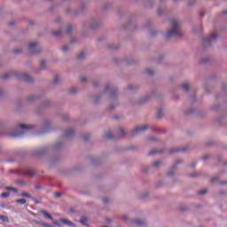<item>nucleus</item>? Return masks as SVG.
Segmentation results:
<instances>
[{"instance_id":"nucleus-34","label":"nucleus","mask_w":227,"mask_h":227,"mask_svg":"<svg viewBox=\"0 0 227 227\" xmlns=\"http://www.w3.org/2000/svg\"><path fill=\"white\" fill-rule=\"evenodd\" d=\"M20 52H22V50H20V49L13 50L14 54H20Z\"/></svg>"},{"instance_id":"nucleus-15","label":"nucleus","mask_w":227,"mask_h":227,"mask_svg":"<svg viewBox=\"0 0 227 227\" xmlns=\"http://www.w3.org/2000/svg\"><path fill=\"white\" fill-rule=\"evenodd\" d=\"M0 221H2V223H10V218L8 215H0Z\"/></svg>"},{"instance_id":"nucleus-62","label":"nucleus","mask_w":227,"mask_h":227,"mask_svg":"<svg viewBox=\"0 0 227 227\" xmlns=\"http://www.w3.org/2000/svg\"><path fill=\"white\" fill-rule=\"evenodd\" d=\"M142 104H145V101H142Z\"/></svg>"},{"instance_id":"nucleus-1","label":"nucleus","mask_w":227,"mask_h":227,"mask_svg":"<svg viewBox=\"0 0 227 227\" xmlns=\"http://www.w3.org/2000/svg\"><path fill=\"white\" fill-rule=\"evenodd\" d=\"M36 129L35 125L31 124H20L16 128V131L9 134L11 137H22L27 132H31V130H35Z\"/></svg>"},{"instance_id":"nucleus-10","label":"nucleus","mask_w":227,"mask_h":227,"mask_svg":"<svg viewBox=\"0 0 227 227\" xmlns=\"http://www.w3.org/2000/svg\"><path fill=\"white\" fill-rule=\"evenodd\" d=\"M60 223H63V224H66V226H75V224H74V223H72L71 221L65 219V218H60L59 219Z\"/></svg>"},{"instance_id":"nucleus-33","label":"nucleus","mask_w":227,"mask_h":227,"mask_svg":"<svg viewBox=\"0 0 227 227\" xmlns=\"http://www.w3.org/2000/svg\"><path fill=\"white\" fill-rule=\"evenodd\" d=\"M10 75H11L10 73H6V74H3V79H9Z\"/></svg>"},{"instance_id":"nucleus-40","label":"nucleus","mask_w":227,"mask_h":227,"mask_svg":"<svg viewBox=\"0 0 227 227\" xmlns=\"http://www.w3.org/2000/svg\"><path fill=\"white\" fill-rule=\"evenodd\" d=\"M199 194L203 195V194H207V190H201L199 192Z\"/></svg>"},{"instance_id":"nucleus-12","label":"nucleus","mask_w":227,"mask_h":227,"mask_svg":"<svg viewBox=\"0 0 227 227\" xmlns=\"http://www.w3.org/2000/svg\"><path fill=\"white\" fill-rule=\"evenodd\" d=\"M135 224H137V226H145L146 224V221L143 219H136L134 220Z\"/></svg>"},{"instance_id":"nucleus-38","label":"nucleus","mask_w":227,"mask_h":227,"mask_svg":"<svg viewBox=\"0 0 227 227\" xmlns=\"http://www.w3.org/2000/svg\"><path fill=\"white\" fill-rule=\"evenodd\" d=\"M87 77L86 76H82L81 78H80V81L82 82H85V81H87Z\"/></svg>"},{"instance_id":"nucleus-11","label":"nucleus","mask_w":227,"mask_h":227,"mask_svg":"<svg viewBox=\"0 0 227 227\" xmlns=\"http://www.w3.org/2000/svg\"><path fill=\"white\" fill-rule=\"evenodd\" d=\"M22 78L27 82H33V77H31V75H29V74H27V73H24L22 75Z\"/></svg>"},{"instance_id":"nucleus-25","label":"nucleus","mask_w":227,"mask_h":227,"mask_svg":"<svg viewBox=\"0 0 227 227\" xmlns=\"http://www.w3.org/2000/svg\"><path fill=\"white\" fill-rule=\"evenodd\" d=\"M26 199H20V200H17L16 203H20V205H26Z\"/></svg>"},{"instance_id":"nucleus-4","label":"nucleus","mask_w":227,"mask_h":227,"mask_svg":"<svg viewBox=\"0 0 227 227\" xmlns=\"http://www.w3.org/2000/svg\"><path fill=\"white\" fill-rule=\"evenodd\" d=\"M103 93H106L108 97L113 98L116 97V95H118V90L116 89V87H114V85L108 84L106 86Z\"/></svg>"},{"instance_id":"nucleus-5","label":"nucleus","mask_w":227,"mask_h":227,"mask_svg":"<svg viewBox=\"0 0 227 227\" xmlns=\"http://www.w3.org/2000/svg\"><path fill=\"white\" fill-rule=\"evenodd\" d=\"M145 130H148V125L137 127L130 132L131 137H136V136H139V134H141V132H145Z\"/></svg>"},{"instance_id":"nucleus-37","label":"nucleus","mask_w":227,"mask_h":227,"mask_svg":"<svg viewBox=\"0 0 227 227\" xmlns=\"http://www.w3.org/2000/svg\"><path fill=\"white\" fill-rule=\"evenodd\" d=\"M182 160H177L176 164L173 166V169H176V166H178V164H180Z\"/></svg>"},{"instance_id":"nucleus-53","label":"nucleus","mask_w":227,"mask_h":227,"mask_svg":"<svg viewBox=\"0 0 227 227\" xmlns=\"http://www.w3.org/2000/svg\"><path fill=\"white\" fill-rule=\"evenodd\" d=\"M158 15H162V10L161 9H159Z\"/></svg>"},{"instance_id":"nucleus-3","label":"nucleus","mask_w":227,"mask_h":227,"mask_svg":"<svg viewBox=\"0 0 227 227\" xmlns=\"http://www.w3.org/2000/svg\"><path fill=\"white\" fill-rule=\"evenodd\" d=\"M60 148H63V143L57 142L54 145L44 146L41 149H37L35 151V155H45L47 152H51L52 150H60Z\"/></svg>"},{"instance_id":"nucleus-9","label":"nucleus","mask_w":227,"mask_h":227,"mask_svg":"<svg viewBox=\"0 0 227 227\" xmlns=\"http://www.w3.org/2000/svg\"><path fill=\"white\" fill-rule=\"evenodd\" d=\"M74 134H75L74 128H69L65 131L66 137H72V136H74Z\"/></svg>"},{"instance_id":"nucleus-16","label":"nucleus","mask_w":227,"mask_h":227,"mask_svg":"<svg viewBox=\"0 0 227 227\" xmlns=\"http://www.w3.org/2000/svg\"><path fill=\"white\" fill-rule=\"evenodd\" d=\"M81 224H82L83 226H88V218L86 217H82V219L80 220Z\"/></svg>"},{"instance_id":"nucleus-54","label":"nucleus","mask_w":227,"mask_h":227,"mask_svg":"<svg viewBox=\"0 0 227 227\" xmlns=\"http://www.w3.org/2000/svg\"><path fill=\"white\" fill-rule=\"evenodd\" d=\"M4 94V92L2 90H0V97H3Z\"/></svg>"},{"instance_id":"nucleus-39","label":"nucleus","mask_w":227,"mask_h":227,"mask_svg":"<svg viewBox=\"0 0 227 227\" xmlns=\"http://www.w3.org/2000/svg\"><path fill=\"white\" fill-rule=\"evenodd\" d=\"M68 46L67 45H65L63 48H62V51H64V52H67V51H68Z\"/></svg>"},{"instance_id":"nucleus-59","label":"nucleus","mask_w":227,"mask_h":227,"mask_svg":"<svg viewBox=\"0 0 227 227\" xmlns=\"http://www.w3.org/2000/svg\"><path fill=\"white\" fill-rule=\"evenodd\" d=\"M224 15H226L227 12H223Z\"/></svg>"},{"instance_id":"nucleus-64","label":"nucleus","mask_w":227,"mask_h":227,"mask_svg":"<svg viewBox=\"0 0 227 227\" xmlns=\"http://www.w3.org/2000/svg\"><path fill=\"white\" fill-rule=\"evenodd\" d=\"M162 59H160V61Z\"/></svg>"},{"instance_id":"nucleus-22","label":"nucleus","mask_w":227,"mask_h":227,"mask_svg":"<svg viewBox=\"0 0 227 227\" xmlns=\"http://www.w3.org/2000/svg\"><path fill=\"white\" fill-rule=\"evenodd\" d=\"M0 207L1 208H7L8 210L12 208L11 207H8V205H6L4 202H0Z\"/></svg>"},{"instance_id":"nucleus-42","label":"nucleus","mask_w":227,"mask_h":227,"mask_svg":"<svg viewBox=\"0 0 227 227\" xmlns=\"http://www.w3.org/2000/svg\"><path fill=\"white\" fill-rule=\"evenodd\" d=\"M42 226H43V227H52V225H51L49 223H42Z\"/></svg>"},{"instance_id":"nucleus-31","label":"nucleus","mask_w":227,"mask_h":227,"mask_svg":"<svg viewBox=\"0 0 227 227\" xmlns=\"http://www.w3.org/2000/svg\"><path fill=\"white\" fill-rule=\"evenodd\" d=\"M21 196H22L23 198H31V194H29V193H27V192H23V193H21Z\"/></svg>"},{"instance_id":"nucleus-44","label":"nucleus","mask_w":227,"mask_h":227,"mask_svg":"<svg viewBox=\"0 0 227 227\" xmlns=\"http://www.w3.org/2000/svg\"><path fill=\"white\" fill-rule=\"evenodd\" d=\"M155 153H157V151L153 150L149 153V155H155Z\"/></svg>"},{"instance_id":"nucleus-27","label":"nucleus","mask_w":227,"mask_h":227,"mask_svg":"<svg viewBox=\"0 0 227 227\" xmlns=\"http://www.w3.org/2000/svg\"><path fill=\"white\" fill-rule=\"evenodd\" d=\"M63 32V30L59 29L58 31H55L52 33L53 36H59V35H61V33Z\"/></svg>"},{"instance_id":"nucleus-21","label":"nucleus","mask_w":227,"mask_h":227,"mask_svg":"<svg viewBox=\"0 0 227 227\" xmlns=\"http://www.w3.org/2000/svg\"><path fill=\"white\" fill-rule=\"evenodd\" d=\"M159 166H160V161L159 160L153 162L151 165L152 168H159Z\"/></svg>"},{"instance_id":"nucleus-60","label":"nucleus","mask_w":227,"mask_h":227,"mask_svg":"<svg viewBox=\"0 0 227 227\" xmlns=\"http://www.w3.org/2000/svg\"><path fill=\"white\" fill-rule=\"evenodd\" d=\"M36 189H40V186H36Z\"/></svg>"},{"instance_id":"nucleus-19","label":"nucleus","mask_w":227,"mask_h":227,"mask_svg":"<svg viewBox=\"0 0 227 227\" xmlns=\"http://www.w3.org/2000/svg\"><path fill=\"white\" fill-rule=\"evenodd\" d=\"M105 137H106V139H114V136L113 133H111V132L106 133V134L105 135Z\"/></svg>"},{"instance_id":"nucleus-8","label":"nucleus","mask_w":227,"mask_h":227,"mask_svg":"<svg viewBox=\"0 0 227 227\" xmlns=\"http://www.w3.org/2000/svg\"><path fill=\"white\" fill-rule=\"evenodd\" d=\"M36 47H38V43H36V42L30 43L28 44V51L35 54V53H36Z\"/></svg>"},{"instance_id":"nucleus-24","label":"nucleus","mask_w":227,"mask_h":227,"mask_svg":"<svg viewBox=\"0 0 227 227\" xmlns=\"http://www.w3.org/2000/svg\"><path fill=\"white\" fill-rule=\"evenodd\" d=\"M170 153H175L176 152H185V149H170Z\"/></svg>"},{"instance_id":"nucleus-56","label":"nucleus","mask_w":227,"mask_h":227,"mask_svg":"<svg viewBox=\"0 0 227 227\" xmlns=\"http://www.w3.org/2000/svg\"><path fill=\"white\" fill-rule=\"evenodd\" d=\"M9 26H13V23L12 22L9 23Z\"/></svg>"},{"instance_id":"nucleus-52","label":"nucleus","mask_w":227,"mask_h":227,"mask_svg":"<svg viewBox=\"0 0 227 227\" xmlns=\"http://www.w3.org/2000/svg\"><path fill=\"white\" fill-rule=\"evenodd\" d=\"M35 224H39L40 226H42V224H43V222L35 221Z\"/></svg>"},{"instance_id":"nucleus-28","label":"nucleus","mask_w":227,"mask_h":227,"mask_svg":"<svg viewBox=\"0 0 227 227\" xmlns=\"http://www.w3.org/2000/svg\"><path fill=\"white\" fill-rule=\"evenodd\" d=\"M59 81H61V78H59V76H55L53 79V84H58Z\"/></svg>"},{"instance_id":"nucleus-2","label":"nucleus","mask_w":227,"mask_h":227,"mask_svg":"<svg viewBox=\"0 0 227 227\" xmlns=\"http://www.w3.org/2000/svg\"><path fill=\"white\" fill-rule=\"evenodd\" d=\"M170 24L172 28L165 34V38L169 40V38L173 36H182L184 35V31L180 29V24L176 20H171Z\"/></svg>"},{"instance_id":"nucleus-17","label":"nucleus","mask_w":227,"mask_h":227,"mask_svg":"<svg viewBox=\"0 0 227 227\" xmlns=\"http://www.w3.org/2000/svg\"><path fill=\"white\" fill-rule=\"evenodd\" d=\"M182 88H183L184 91H187L189 90V88H191V85L188 82H184L182 84Z\"/></svg>"},{"instance_id":"nucleus-55","label":"nucleus","mask_w":227,"mask_h":227,"mask_svg":"<svg viewBox=\"0 0 227 227\" xmlns=\"http://www.w3.org/2000/svg\"><path fill=\"white\" fill-rule=\"evenodd\" d=\"M149 139H150L151 141H155V138L153 137H149Z\"/></svg>"},{"instance_id":"nucleus-47","label":"nucleus","mask_w":227,"mask_h":227,"mask_svg":"<svg viewBox=\"0 0 227 227\" xmlns=\"http://www.w3.org/2000/svg\"><path fill=\"white\" fill-rule=\"evenodd\" d=\"M89 138H90V135H85V136L83 137V139H84L85 141H88Z\"/></svg>"},{"instance_id":"nucleus-50","label":"nucleus","mask_w":227,"mask_h":227,"mask_svg":"<svg viewBox=\"0 0 227 227\" xmlns=\"http://www.w3.org/2000/svg\"><path fill=\"white\" fill-rule=\"evenodd\" d=\"M45 63H47V60L46 59H43L42 61H41V65L43 67V65H45Z\"/></svg>"},{"instance_id":"nucleus-35","label":"nucleus","mask_w":227,"mask_h":227,"mask_svg":"<svg viewBox=\"0 0 227 227\" xmlns=\"http://www.w3.org/2000/svg\"><path fill=\"white\" fill-rule=\"evenodd\" d=\"M86 56V53L84 51H82L79 53L78 58H84Z\"/></svg>"},{"instance_id":"nucleus-26","label":"nucleus","mask_w":227,"mask_h":227,"mask_svg":"<svg viewBox=\"0 0 227 227\" xmlns=\"http://www.w3.org/2000/svg\"><path fill=\"white\" fill-rule=\"evenodd\" d=\"M5 189H6V191H12V192H18V190L12 186H7V187H5Z\"/></svg>"},{"instance_id":"nucleus-29","label":"nucleus","mask_w":227,"mask_h":227,"mask_svg":"<svg viewBox=\"0 0 227 227\" xmlns=\"http://www.w3.org/2000/svg\"><path fill=\"white\" fill-rule=\"evenodd\" d=\"M74 29V27H72L71 25H69L67 27V35H70L72 33V30Z\"/></svg>"},{"instance_id":"nucleus-46","label":"nucleus","mask_w":227,"mask_h":227,"mask_svg":"<svg viewBox=\"0 0 227 227\" xmlns=\"http://www.w3.org/2000/svg\"><path fill=\"white\" fill-rule=\"evenodd\" d=\"M55 198H61V193L60 192L55 193Z\"/></svg>"},{"instance_id":"nucleus-51","label":"nucleus","mask_w":227,"mask_h":227,"mask_svg":"<svg viewBox=\"0 0 227 227\" xmlns=\"http://www.w3.org/2000/svg\"><path fill=\"white\" fill-rule=\"evenodd\" d=\"M128 90H134V85H129V86H128Z\"/></svg>"},{"instance_id":"nucleus-13","label":"nucleus","mask_w":227,"mask_h":227,"mask_svg":"<svg viewBox=\"0 0 227 227\" xmlns=\"http://www.w3.org/2000/svg\"><path fill=\"white\" fill-rule=\"evenodd\" d=\"M24 175H27L28 176H35V170L27 168L24 170Z\"/></svg>"},{"instance_id":"nucleus-36","label":"nucleus","mask_w":227,"mask_h":227,"mask_svg":"<svg viewBox=\"0 0 227 227\" xmlns=\"http://www.w3.org/2000/svg\"><path fill=\"white\" fill-rule=\"evenodd\" d=\"M120 132L122 134V136H127V131H125V129L122 128L120 129Z\"/></svg>"},{"instance_id":"nucleus-20","label":"nucleus","mask_w":227,"mask_h":227,"mask_svg":"<svg viewBox=\"0 0 227 227\" xmlns=\"http://www.w3.org/2000/svg\"><path fill=\"white\" fill-rule=\"evenodd\" d=\"M69 93L70 95H75V93H77V88L72 87L71 89H69Z\"/></svg>"},{"instance_id":"nucleus-41","label":"nucleus","mask_w":227,"mask_h":227,"mask_svg":"<svg viewBox=\"0 0 227 227\" xmlns=\"http://www.w3.org/2000/svg\"><path fill=\"white\" fill-rule=\"evenodd\" d=\"M53 224H54L55 226L61 227V223H59L58 221H54V222H53Z\"/></svg>"},{"instance_id":"nucleus-57","label":"nucleus","mask_w":227,"mask_h":227,"mask_svg":"<svg viewBox=\"0 0 227 227\" xmlns=\"http://www.w3.org/2000/svg\"><path fill=\"white\" fill-rule=\"evenodd\" d=\"M3 125V121H0V126H2Z\"/></svg>"},{"instance_id":"nucleus-49","label":"nucleus","mask_w":227,"mask_h":227,"mask_svg":"<svg viewBox=\"0 0 227 227\" xmlns=\"http://www.w3.org/2000/svg\"><path fill=\"white\" fill-rule=\"evenodd\" d=\"M201 63H208V59H203L201 60Z\"/></svg>"},{"instance_id":"nucleus-45","label":"nucleus","mask_w":227,"mask_h":227,"mask_svg":"<svg viewBox=\"0 0 227 227\" xmlns=\"http://www.w3.org/2000/svg\"><path fill=\"white\" fill-rule=\"evenodd\" d=\"M173 175H175V172H173V170L168 172V176H173Z\"/></svg>"},{"instance_id":"nucleus-48","label":"nucleus","mask_w":227,"mask_h":227,"mask_svg":"<svg viewBox=\"0 0 227 227\" xmlns=\"http://www.w3.org/2000/svg\"><path fill=\"white\" fill-rule=\"evenodd\" d=\"M33 100H35V97L31 96V97L28 98L29 102H33Z\"/></svg>"},{"instance_id":"nucleus-32","label":"nucleus","mask_w":227,"mask_h":227,"mask_svg":"<svg viewBox=\"0 0 227 227\" xmlns=\"http://www.w3.org/2000/svg\"><path fill=\"white\" fill-rule=\"evenodd\" d=\"M10 196V192H3L1 193V198H8Z\"/></svg>"},{"instance_id":"nucleus-23","label":"nucleus","mask_w":227,"mask_h":227,"mask_svg":"<svg viewBox=\"0 0 227 227\" xmlns=\"http://www.w3.org/2000/svg\"><path fill=\"white\" fill-rule=\"evenodd\" d=\"M126 63H128V65H134L136 61H134V59H126Z\"/></svg>"},{"instance_id":"nucleus-58","label":"nucleus","mask_w":227,"mask_h":227,"mask_svg":"<svg viewBox=\"0 0 227 227\" xmlns=\"http://www.w3.org/2000/svg\"><path fill=\"white\" fill-rule=\"evenodd\" d=\"M192 176H196V175H194V174H192Z\"/></svg>"},{"instance_id":"nucleus-43","label":"nucleus","mask_w":227,"mask_h":227,"mask_svg":"<svg viewBox=\"0 0 227 227\" xmlns=\"http://www.w3.org/2000/svg\"><path fill=\"white\" fill-rule=\"evenodd\" d=\"M114 107H116V106H114V105H110V106H108V109H109V111H111V110L114 109Z\"/></svg>"},{"instance_id":"nucleus-14","label":"nucleus","mask_w":227,"mask_h":227,"mask_svg":"<svg viewBox=\"0 0 227 227\" xmlns=\"http://www.w3.org/2000/svg\"><path fill=\"white\" fill-rule=\"evenodd\" d=\"M41 214H43V215H44V217L46 219H50L51 221H52V215H51V214H49V212H47L45 210H41Z\"/></svg>"},{"instance_id":"nucleus-30","label":"nucleus","mask_w":227,"mask_h":227,"mask_svg":"<svg viewBox=\"0 0 227 227\" xmlns=\"http://www.w3.org/2000/svg\"><path fill=\"white\" fill-rule=\"evenodd\" d=\"M146 74H148L149 75H153L155 74V71H153V69H147Z\"/></svg>"},{"instance_id":"nucleus-63","label":"nucleus","mask_w":227,"mask_h":227,"mask_svg":"<svg viewBox=\"0 0 227 227\" xmlns=\"http://www.w3.org/2000/svg\"><path fill=\"white\" fill-rule=\"evenodd\" d=\"M35 203H38V200H36Z\"/></svg>"},{"instance_id":"nucleus-18","label":"nucleus","mask_w":227,"mask_h":227,"mask_svg":"<svg viewBox=\"0 0 227 227\" xmlns=\"http://www.w3.org/2000/svg\"><path fill=\"white\" fill-rule=\"evenodd\" d=\"M157 116L158 118H162V116H164V110H162V108L158 109Z\"/></svg>"},{"instance_id":"nucleus-6","label":"nucleus","mask_w":227,"mask_h":227,"mask_svg":"<svg viewBox=\"0 0 227 227\" xmlns=\"http://www.w3.org/2000/svg\"><path fill=\"white\" fill-rule=\"evenodd\" d=\"M42 129H43V132H49V130L52 129V121L49 119H45L41 123Z\"/></svg>"},{"instance_id":"nucleus-7","label":"nucleus","mask_w":227,"mask_h":227,"mask_svg":"<svg viewBox=\"0 0 227 227\" xmlns=\"http://www.w3.org/2000/svg\"><path fill=\"white\" fill-rule=\"evenodd\" d=\"M217 40V33H211V37H207L203 40V45H210L212 42H215Z\"/></svg>"},{"instance_id":"nucleus-61","label":"nucleus","mask_w":227,"mask_h":227,"mask_svg":"<svg viewBox=\"0 0 227 227\" xmlns=\"http://www.w3.org/2000/svg\"><path fill=\"white\" fill-rule=\"evenodd\" d=\"M56 22H59V20H57Z\"/></svg>"}]
</instances>
